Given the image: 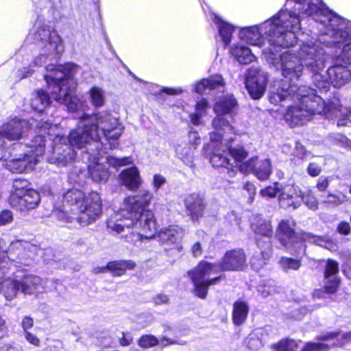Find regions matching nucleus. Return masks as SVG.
I'll return each instance as SVG.
<instances>
[{"label": "nucleus", "instance_id": "obj_2", "mask_svg": "<svg viewBox=\"0 0 351 351\" xmlns=\"http://www.w3.org/2000/svg\"><path fill=\"white\" fill-rule=\"evenodd\" d=\"M123 127L119 119L108 112H97L92 115L84 114L78 126L69 134V137L57 134L53 139V153L49 158L51 163L64 166L75 156L73 147L81 149L91 142L98 143L101 132L109 141L110 149H116Z\"/></svg>", "mask_w": 351, "mask_h": 351}, {"label": "nucleus", "instance_id": "obj_3", "mask_svg": "<svg viewBox=\"0 0 351 351\" xmlns=\"http://www.w3.org/2000/svg\"><path fill=\"white\" fill-rule=\"evenodd\" d=\"M295 41L288 46L276 44V49L266 47L263 54L266 60L282 76L289 80H299L302 75L304 66L313 73L312 81L314 86L326 91L329 88L328 82L321 75L320 71L325 67L326 51L324 38H312L300 45V51L289 49L282 52V49L293 45Z\"/></svg>", "mask_w": 351, "mask_h": 351}, {"label": "nucleus", "instance_id": "obj_47", "mask_svg": "<svg viewBox=\"0 0 351 351\" xmlns=\"http://www.w3.org/2000/svg\"><path fill=\"white\" fill-rule=\"evenodd\" d=\"M331 343H308L301 351H328Z\"/></svg>", "mask_w": 351, "mask_h": 351}, {"label": "nucleus", "instance_id": "obj_36", "mask_svg": "<svg viewBox=\"0 0 351 351\" xmlns=\"http://www.w3.org/2000/svg\"><path fill=\"white\" fill-rule=\"evenodd\" d=\"M135 266L136 263L131 260L115 261L108 263V271L116 276H123L127 269H132Z\"/></svg>", "mask_w": 351, "mask_h": 351}, {"label": "nucleus", "instance_id": "obj_61", "mask_svg": "<svg viewBox=\"0 0 351 351\" xmlns=\"http://www.w3.org/2000/svg\"><path fill=\"white\" fill-rule=\"evenodd\" d=\"M337 230L339 233L343 234H348L350 232V223L345 221H341L337 226Z\"/></svg>", "mask_w": 351, "mask_h": 351}, {"label": "nucleus", "instance_id": "obj_55", "mask_svg": "<svg viewBox=\"0 0 351 351\" xmlns=\"http://www.w3.org/2000/svg\"><path fill=\"white\" fill-rule=\"evenodd\" d=\"M166 182L165 177L160 174H155L153 178L152 184L155 191H157L160 187Z\"/></svg>", "mask_w": 351, "mask_h": 351}, {"label": "nucleus", "instance_id": "obj_49", "mask_svg": "<svg viewBox=\"0 0 351 351\" xmlns=\"http://www.w3.org/2000/svg\"><path fill=\"white\" fill-rule=\"evenodd\" d=\"M143 239V235L140 232H132L125 236L126 241L134 245H138V243L141 241Z\"/></svg>", "mask_w": 351, "mask_h": 351}, {"label": "nucleus", "instance_id": "obj_56", "mask_svg": "<svg viewBox=\"0 0 351 351\" xmlns=\"http://www.w3.org/2000/svg\"><path fill=\"white\" fill-rule=\"evenodd\" d=\"M306 238H308L310 239L311 242L315 243V244L322 246L325 248L326 243L329 241L328 239L323 238L321 237H315V236H311L310 237L308 234L306 235Z\"/></svg>", "mask_w": 351, "mask_h": 351}, {"label": "nucleus", "instance_id": "obj_27", "mask_svg": "<svg viewBox=\"0 0 351 351\" xmlns=\"http://www.w3.org/2000/svg\"><path fill=\"white\" fill-rule=\"evenodd\" d=\"M185 206L193 220L198 219L202 216L205 208L204 199L199 194H191L184 201Z\"/></svg>", "mask_w": 351, "mask_h": 351}, {"label": "nucleus", "instance_id": "obj_52", "mask_svg": "<svg viewBox=\"0 0 351 351\" xmlns=\"http://www.w3.org/2000/svg\"><path fill=\"white\" fill-rule=\"evenodd\" d=\"M189 141L186 142L191 145V146L195 147L196 149L197 146L200 143V136L197 132L191 131L189 133L188 136Z\"/></svg>", "mask_w": 351, "mask_h": 351}, {"label": "nucleus", "instance_id": "obj_18", "mask_svg": "<svg viewBox=\"0 0 351 351\" xmlns=\"http://www.w3.org/2000/svg\"><path fill=\"white\" fill-rule=\"evenodd\" d=\"M222 132H215L210 133V143L208 147L213 149L212 155L210 157V163L214 167H226L228 168L230 165L229 160L225 156L226 145L223 144Z\"/></svg>", "mask_w": 351, "mask_h": 351}, {"label": "nucleus", "instance_id": "obj_42", "mask_svg": "<svg viewBox=\"0 0 351 351\" xmlns=\"http://www.w3.org/2000/svg\"><path fill=\"white\" fill-rule=\"evenodd\" d=\"M280 267L285 271L298 270L301 266L300 260L288 257H281L279 261Z\"/></svg>", "mask_w": 351, "mask_h": 351}, {"label": "nucleus", "instance_id": "obj_5", "mask_svg": "<svg viewBox=\"0 0 351 351\" xmlns=\"http://www.w3.org/2000/svg\"><path fill=\"white\" fill-rule=\"evenodd\" d=\"M154 198L152 193L142 190L138 195L125 199L123 207L110 217L107 226L112 232L120 233L125 228L140 229L145 239L152 238L157 227L154 213L147 209Z\"/></svg>", "mask_w": 351, "mask_h": 351}, {"label": "nucleus", "instance_id": "obj_25", "mask_svg": "<svg viewBox=\"0 0 351 351\" xmlns=\"http://www.w3.org/2000/svg\"><path fill=\"white\" fill-rule=\"evenodd\" d=\"M121 184L131 191L137 190L142 184V179L137 167L124 169L119 176Z\"/></svg>", "mask_w": 351, "mask_h": 351}, {"label": "nucleus", "instance_id": "obj_32", "mask_svg": "<svg viewBox=\"0 0 351 351\" xmlns=\"http://www.w3.org/2000/svg\"><path fill=\"white\" fill-rule=\"evenodd\" d=\"M195 147L186 142H182L176 147V156L186 165L193 166Z\"/></svg>", "mask_w": 351, "mask_h": 351}, {"label": "nucleus", "instance_id": "obj_24", "mask_svg": "<svg viewBox=\"0 0 351 351\" xmlns=\"http://www.w3.org/2000/svg\"><path fill=\"white\" fill-rule=\"evenodd\" d=\"M21 293L25 295L37 294L45 291L43 280L35 275H25L19 280Z\"/></svg>", "mask_w": 351, "mask_h": 351}, {"label": "nucleus", "instance_id": "obj_19", "mask_svg": "<svg viewBox=\"0 0 351 351\" xmlns=\"http://www.w3.org/2000/svg\"><path fill=\"white\" fill-rule=\"evenodd\" d=\"M239 170L243 173L253 172L258 180H267L271 173V161L269 159L258 161L257 157H253L240 164Z\"/></svg>", "mask_w": 351, "mask_h": 351}, {"label": "nucleus", "instance_id": "obj_45", "mask_svg": "<svg viewBox=\"0 0 351 351\" xmlns=\"http://www.w3.org/2000/svg\"><path fill=\"white\" fill-rule=\"evenodd\" d=\"M138 346L143 348H149L158 343V339L151 335H143L138 341Z\"/></svg>", "mask_w": 351, "mask_h": 351}, {"label": "nucleus", "instance_id": "obj_1", "mask_svg": "<svg viewBox=\"0 0 351 351\" xmlns=\"http://www.w3.org/2000/svg\"><path fill=\"white\" fill-rule=\"evenodd\" d=\"M299 101L289 106L284 114L285 121L291 126L302 125L309 121L313 114H322L327 118L338 117V126L351 125V108L343 107L338 99L326 104L314 90L306 86H297L282 80L274 82L270 92L269 101L275 105L285 101Z\"/></svg>", "mask_w": 351, "mask_h": 351}, {"label": "nucleus", "instance_id": "obj_22", "mask_svg": "<svg viewBox=\"0 0 351 351\" xmlns=\"http://www.w3.org/2000/svg\"><path fill=\"white\" fill-rule=\"evenodd\" d=\"M246 262L245 254L241 249L228 251L219 262L221 271H236L242 269Z\"/></svg>", "mask_w": 351, "mask_h": 351}, {"label": "nucleus", "instance_id": "obj_48", "mask_svg": "<svg viewBox=\"0 0 351 351\" xmlns=\"http://www.w3.org/2000/svg\"><path fill=\"white\" fill-rule=\"evenodd\" d=\"M330 182V177L322 176L317 180L316 188L320 192L326 191L329 186Z\"/></svg>", "mask_w": 351, "mask_h": 351}, {"label": "nucleus", "instance_id": "obj_57", "mask_svg": "<svg viewBox=\"0 0 351 351\" xmlns=\"http://www.w3.org/2000/svg\"><path fill=\"white\" fill-rule=\"evenodd\" d=\"M24 336H25V339L29 343H30L31 344H32L35 346H39L40 341L39 339L36 335H34V334H32L28 331H25V332H24Z\"/></svg>", "mask_w": 351, "mask_h": 351}, {"label": "nucleus", "instance_id": "obj_50", "mask_svg": "<svg viewBox=\"0 0 351 351\" xmlns=\"http://www.w3.org/2000/svg\"><path fill=\"white\" fill-rule=\"evenodd\" d=\"M10 243L6 242L4 239H0V263L8 258V252Z\"/></svg>", "mask_w": 351, "mask_h": 351}, {"label": "nucleus", "instance_id": "obj_20", "mask_svg": "<svg viewBox=\"0 0 351 351\" xmlns=\"http://www.w3.org/2000/svg\"><path fill=\"white\" fill-rule=\"evenodd\" d=\"M338 272V263L332 260H328L324 271V278L328 284L325 285L324 291L321 289L315 291L314 297L324 298L325 294H332L337 291L339 284V280L337 277Z\"/></svg>", "mask_w": 351, "mask_h": 351}, {"label": "nucleus", "instance_id": "obj_53", "mask_svg": "<svg viewBox=\"0 0 351 351\" xmlns=\"http://www.w3.org/2000/svg\"><path fill=\"white\" fill-rule=\"evenodd\" d=\"M59 220L66 221V222H72L73 219H76L73 217L68 216L66 210H55L53 214Z\"/></svg>", "mask_w": 351, "mask_h": 351}, {"label": "nucleus", "instance_id": "obj_17", "mask_svg": "<svg viewBox=\"0 0 351 351\" xmlns=\"http://www.w3.org/2000/svg\"><path fill=\"white\" fill-rule=\"evenodd\" d=\"M8 259L16 264L29 266L34 262V253L29 250L28 243L17 240L10 243Z\"/></svg>", "mask_w": 351, "mask_h": 351}, {"label": "nucleus", "instance_id": "obj_43", "mask_svg": "<svg viewBox=\"0 0 351 351\" xmlns=\"http://www.w3.org/2000/svg\"><path fill=\"white\" fill-rule=\"evenodd\" d=\"M296 348V342L289 339H282L271 346L273 351H294Z\"/></svg>", "mask_w": 351, "mask_h": 351}, {"label": "nucleus", "instance_id": "obj_9", "mask_svg": "<svg viewBox=\"0 0 351 351\" xmlns=\"http://www.w3.org/2000/svg\"><path fill=\"white\" fill-rule=\"evenodd\" d=\"M219 271L221 270L219 263H210L205 261H200L194 269L188 271L187 274L193 283L196 296L202 299L206 298L208 287L216 285L221 276L210 279L208 277Z\"/></svg>", "mask_w": 351, "mask_h": 351}, {"label": "nucleus", "instance_id": "obj_16", "mask_svg": "<svg viewBox=\"0 0 351 351\" xmlns=\"http://www.w3.org/2000/svg\"><path fill=\"white\" fill-rule=\"evenodd\" d=\"M267 75L258 68L252 67L247 73L245 86L250 96L254 99H260L266 90Z\"/></svg>", "mask_w": 351, "mask_h": 351}, {"label": "nucleus", "instance_id": "obj_10", "mask_svg": "<svg viewBox=\"0 0 351 351\" xmlns=\"http://www.w3.org/2000/svg\"><path fill=\"white\" fill-rule=\"evenodd\" d=\"M34 39L37 43H40L45 54L36 57L34 62V66H41L46 61V54L60 53L63 51L64 47L62 40L57 32L40 21L36 22V30L34 34Z\"/></svg>", "mask_w": 351, "mask_h": 351}, {"label": "nucleus", "instance_id": "obj_34", "mask_svg": "<svg viewBox=\"0 0 351 351\" xmlns=\"http://www.w3.org/2000/svg\"><path fill=\"white\" fill-rule=\"evenodd\" d=\"M213 21L217 25L219 34L221 38L222 41L225 43V45L229 44L234 31V27L232 25L223 21L215 14H213Z\"/></svg>", "mask_w": 351, "mask_h": 351}, {"label": "nucleus", "instance_id": "obj_26", "mask_svg": "<svg viewBox=\"0 0 351 351\" xmlns=\"http://www.w3.org/2000/svg\"><path fill=\"white\" fill-rule=\"evenodd\" d=\"M183 235L184 230L181 228L171 225L160 230L158 234V239L162 244L171 246L177 244Z\"/></svg>", "mask_w": 351, "mask_h": 351}, {"label": "nucleus", "instance_id": "obj_64", "mask_svg": "<svg viewBox=\"0 0 351 351\" xmlns=\"http://www.w3.org/2000/svg\"><path fill=\"white\" fill-rule=\"evenodd\" d=\"M34 321L33 319L29 316H25L23 317L21 326L24 330V332L27 331L28 329L31 328L33 326Z\"/></svg>", "mask_w": 351, "mask_h": 351}, {"label": "nucleus", "instance_id": "obj_28", "mask_svg": "<svg viewBox=\"0 0 351 351\" xmlns=\"http://www.w3.org/2000/svg\"><path fill=\"white\" fill-rule=\"evenodd\" d=\"M225 82L221 75H217L211 76L208 79H203L198 82L194 86V90L197 93H203L206 90L218 89L219 90H223Z\"/></svg>", "mask_w": 351, "mask_h": 351}, {"label": "nucleus", "instance_id": "obj_51", "mask_svg": "<svg viewBox=\"0 0 351 351\" xmlns=\"http://www.w3.org/2000/svg\"><path fill=\"white\" fill-rule=\"evenodd\" d=\"M13 221V215L10 210H3L0 214V225L3 226Z\"/></svg>", "mask_w": 351, "mask_h": 351}, {"label": "nucleus", "instance_id": "obj_7", "mask_svg": "<svg viewBox=\"0 0 351 351\" xmlns=\"http://www.w3.org/2000/svg\"><path fill=\"white\" fill-rule=\"evenodd\" d=\"M36 135L34 139L32 140L31 143L28 147L31 149L28 153H25L23 158L13 159L8 164V168L10 171L16 173H22L25 171L32 170L35 165L40 160V158L43 156L45 151V136L46 134L50 137V140L53 135H56V132L58 130L57 125H52L47 121H40L37 125ZM53 146V143H52ZM53 149L48 158L52 155ZM48 161L51 162L49 160Z\"/></svg>", "mask_w": 351, "mask_h": 351}, {"label": "nucleus", "instance_id": "obj_54", "mask_svg": "<svg viewBox=\"0 0 351 351\" xmlns=\"http://www.w3.org/2000/svg\"><path fill=\"white\" fill-rule=\"evenodd\" d=\"M321 171L322 168L320 166L315 162L310 163L307 167V172L312 177L319 176Z\"/></svg>", "mask_w": 351, "mask_h": 351}, {"label": "nucleus", "instance_id": "obj_8", "mask_svg": "<svg viewBox=\"0 0 351 351\" xmlns=\"http://www.w3.org/2000/svg\"><path fill=\"white\" fill-rule=\"evenodd\" d=\"M64 202L66 204L75 206L80 215L77 220L85 226L94 221L101 213V199L99 194L95 191L87 195L77 189L69 190L64 195Z\"/></svg>", "mask_w": 351, "mask_h": 351}, {"label": "nucleus", "instance_id": "obj_44", "mask_svg": "<svg viewBox=\"0 0 351 351\" xmlns=\"http://www.w3.org/2000/svg\"><path fill=\"white\" fill-rule=\"evenodd\" d=\"M258 291L263 298H266L277 292V289L274 285V282L271 280H269L267 282L258 286Z\"/></svg>", "mask_w": 351, "mask_h": 351}, {"label": "nucleus", "instance_id": "obj_31", "mask_svg": "<svg viewBox=\"0 0 351 351\" xmlns=\"http://www.w3.org/2000/svg\"><path fill=\"white\" fill-rule=\"evenodd\" d=\"M50 104L49 95L43 90L35 91L30 99V106L34 110L42 112Z\"/></svg>", "mask_w": 351, "mask_h": 351}, {"label": "nucleus", "instance_id": "obj_62", "mask_svg": "<svg viewBox=\"0 0 351 351\" xmlns=\"http://www.w3.org/2000/svg\"><path fill=\"white\" fill-rule=\"evenodd\" d=\"M343 271L348 278L351 279V256L347 257L343 267Z\"/></svg>", "mask_w": 351, "mask_h": 351}, {"label": "nucleus", "instance_id": "obj_58", "mask_svg": "<svg viewBox=\"0 0 351 351\" xmlns=\"http://www.w3.org/2000/svg\"><path fill=\"white\" fill-rule=\"evenodd\" d=\"M33 66L30 64L29 67H25L23 69L18 71V76L20 80L27 77L30 76L34 71V70L32 68Z\"/></svg>", "mask_w": 351, "mask_h": 351}, {"label": "nucleus", "instance_id": "obj_46", "mask_svg": "<svg viewBox=\"0 0 351 351\" xmlns=\"http://www.w3.org/2000/svg\"><path fill=\"white\" fill-rule=\"evenodd\" d=\"M106 162L114 167H118L124 166L132 163V160L130 157H124L122 158H117L113 156H108L106 158Z\"/></svg>", "mask_w": 351, "mask_h": 351}, {"label": "nucleus", "instance_id": "obj_38", "mask_svg": "<svg viewBox=\"0 0 351 351\" xmlns=\"http://www.w3.org/2000/svg\"><path fill=\"white\" fill-rule=\"evenodd\" d=\"M208 106L205 99L197 101L195 112L191 114V121L193 125L202 123L201 118L206 114Z\"/></svg>", "mask_w": 351, "mask_h": 351}, {"label": "nucleus", "instance_id": "obj_12", "mask_svg": "<svg viewBox=\"0 0 351 351\" xmlns=\"http://www.w3.org/2000/svg\"><path fill=\"white\" fill-rule=\"evenodd\" d=\"M281 197L282 204L289 208L295 209L300 206L303 202L309 209L316 210L318 209V201L311 189L302 191L298 186H288L284 190Z\"/></svg>", "mask_w": 351, "mask_h": 351}, {"label": "nucleus", "instance_id": "obj_35", "mask_svg": "<svg viewBox=\"0 0 351 351\" xmlns=\"http://www.w3.org/2000/svg\"><path fill=\"white\" fill-rule=\"evenodd\" d=\"M288 186H291V184H285L282 185L278 182H276L272 186H269L260 191V194L262 197L265 198H271L276 196H278V199L279 204L281 207L287 208V206H285L282 204L281 202V197L283 196L284 190Z\"/></svg>", "mask_w": 351, "mask_h": 351}, {"label": "nucleus", "instance_id": "obj_15", "mask_svg": "<svg viewBox=\"0 0 351 351\" xmlns=\"http://www.w3.org/2000/svg\"><path fill=\"white\" fill-rule=\"evenodd\" d=\"M295 223L292 220H282L278 226L276 238L284 247L290 248L293 245H297L299 252L298 254L304 253V245L302 241H299L294 230Z\"/></svg>", "mask_w": 351, "mask_h": 351}, {"label": "nucleus", "instance_id": "obj_4", "mask_svg": "<svg viewBox=\"0 0 351 351\" xmlns=\"http://www.w3.org/2000/svg\"><path fill=\"white\" fill-rule=\"evenodd\" d=\"M300 29V19L295 12L280 10L260 25L242 28L239 38L252 45L262 46L267 40L276 49V44L288 46L295 41L296 31Z\"/></svg>", "mask_w": 351, "mask_h": 351}, {"label": "nucleus", "instance_id": "obj_6", "mask_svg": "<svg viewBox=\"0 0 351 351\" xmlns=\"http://www.w3.org/2000/svg\"><path fill=\"white\" fill-rule=\"evenodd\" d=\"M77 69L76 64L70 62L64 65L49 64L46 67L48 73L45 75V79L51 90L53 98L66 106L70 111L77 110L80 106L79 99L73 95L76 86L73 76Z\"/></svg>", "mask_w": 351, "mask_h": 351}, {"label": "nucleus", "instance_id": "obj_59", "mask_svg": "<svg viewBox=\"0 0 351 351\" xmlns=\"http://www.w3.org/2000/svg\"><path fill=\"white\" fill-rule=\"evenodd\" d=\"M191 252L194 257L200 256L202 254L203 250L202 244L199 242H195L191 247Z\"/></svg>", "mask_w": 351, "mask_h": 351}, {"label": "nucleus", "instance_id": "obj_41", "mask_svg": "<svg viewBox=\"0 0 351 351\" xmlns=\"http://www.w3.org/2000/svg\"><path fill=\"white\" fill-rule=\"evenodd\" d=\"M226 149H228L229 154L232 156L237 163L235 167L239 169V165L243 163L242 161L247 156V152L243 147L239 145L234 147L226 145Z\"/></svg>", "mask_w": 351, "mask_h": 351}, {"label": "nucleus", "instance_id": "obj_11", "mask_svg": "<svg viewBox=\"0 0 351 351\" xmlns=\"http://www.w3.org/2000/svg\"><path fill=\"white\" fill-rule=\"evenodd\" d=\"M40 200V194L34 189L29 188L27 180L15 179L13 182V191L10 196V204L21 211L35 208Z\"/></svg>", "mask_w": 351, "mask_h": 351}, {"label": "nucleus", "instance_id": "obj_23", "mask_svg": "<svg viewBox=\"0 0 351 351\" xmlns=\"http://www.w3.org/2000/svg\"><path fill=\"white\" fill-rule=\"evenodd\" d=\"M101 160V158L95 156L88 166L89 176L97 183L106 182L110 176L108 169Z\"/></svg>", "mask_w": 351, "mask_h": 351}, {"label": "nucleus", "instance_id": "obj_60", "mask_svg": "<svg viewBox=\"0 0 351 351\" xmlns=\"http://www.w3.org/2000/svg\"><path fill=\"white\" fill-rule=\"evenodd\" d=\"M247 347L251 350H257L261 346V342L258 338H249L247 342Z\"/></svg>", "mask_w": 351, "mask_h": 351}, {"label": "nucleus", "instance_id": "obj_29", "mask_svg": "<svg viewBox=\"0 0 351 351\" xmlns=\"http://www.w3.org/2000/svg\"><path fill=\"white\" fill-rule=\"evenodd\" d=\"M230 53L240 64H249L256 58L248 47L241 45L233 46Z\"/></svg>", "mask_w": 351, "mask_h": 351}, {"label": "nucleus", "instance_id": "obj_14", "mask_svg": "<svg viewBox=\"0 0 351 351\" xmlns=\"http://www.w3.org/2000/svg\"><path fill=\"white\" fill-rule=\"evenodd\" d=\"M29 128L27 121L17 118L12 119L0 126V159L3 158L2 148L5 145V138L16 141L27 135Z\"/></svg>", "mask_w": 351, "mask_h": 351}, {"label": "nucleus", "instance_id": "obj_13", "mask_svg": "<svg viewBox=\"0 0 351 351\" xmlns=\"http://www.w3.org/2000/svg\"><path fill=\"white\" fill-rule=\"evenodd\" d=\"M237 106V101L232 95H227L219 98L214 106V111L217 117L213 120V126L217 132L230 133L233 128L221 115L231 114L234 112Z\"/></svg>", "mask_w": 351, "mask_h": 351}, {"label": "nucleus", "instance_id": "obj_33", "mask_svg": "<svg viewBox=\"0 0 351 351\" xmlns=\"http://www.w3.org/2000/svg\"><path fill=\"white\" fill-rule=\"evenodd\" d=\"M350 201L351 198L341 192L338 194L328 192L326 195H321V203L327 207H337Z\"/></svg>", "mask_w": 351, "mask_h": 351}, {"label": "nucleus", "instance_id": "obj_40", "mask_svg": "<svg viewBox=\"0 0 351 351\" xmlns=\"http://www.w3.org/2000/svg\"><path fill=\"white\" fill-rule=\"evenodd\" d=\"M89 99L91 104L95 108H100L105 104V91L100 87L93 86L89 90Z\"/></svg>", "mask_w": 351, "mask_h": 351}, {"label": "nucleus", "instance_id": "obj_39", "mask_svg": "<svg viewBox=\"0 0 351 351\" xmlns=\"http://www.w3.org/2000/svg\"><path fill=\"white\" fill-rule=\"evenodd\" d=\"M336 339L337 342H332V346H343L345 344L351 342V330L348 332L340 335L339 333H328L322 337V339L325 341H331Z\"/></svg>", "mask_w": 351, "mask_h": 351}, {"label": "nucleus", "instance_id": "obj_37", "mask_svg": "<svg viewBox=\"0 0 351 351\" xmlns=\"http://www.w3.org/2000/svg\"><path fill=\"white\" fill-rule=\"evenodd\" d=\"M249 311L247 304L243 301H237L233 304L232 321L237 326L241 325L246 319Z\"/></svg>", "mask_w": 351, "mask_h": 351}, {"label": "nucleus", "instance_id": "obj_21", "mask_svg": "<svg viewBox=\"0 0 351 351\" xmlns=\"http://www.w3.org/2000/svg\"><path fill=\"white\" fill-rule=\"evenodd\" d=\"M321 75L328 82L329 88L326 91L318 89L320 93H326L330 89V84L334 87L339 88L351 80V71L346 66L337 63L328 69V77L322 73Z\"/></svg>", "mask_w": 351, "mask_h": 351}, {"label": "nucleus", "instance_id": "obj_30", "mask_svg": "<svg viewBox=\"0 0 351 351\" xmlns=\"http://www.w3.org/2000/svg\"><path fill=\"white\" fill-rule=\"evenodd\" d=\"M252 230L258 234L270 237L273 230L270 221L262 219L259 215H255L251 220Z\"/></svg>", "mask_w": 351, "mask_h": 351}, {"label": "nucleus", "instance_id": "obj_63", "mask_svg": "<svg viewBox=\"0 0 351 351\" xmlns=\"http://www.w3.org/2000/svg\"><path fill=\"white\" fill-rule=\"evenodd\" d=\"M294 155L296 157L300 158L301 159L304 158V157L305 156L306 150L304 149V147L300 143H296L294 150Z\"/></svg>", "mask_w": 351, "mask_h": 351}]
</instances>
